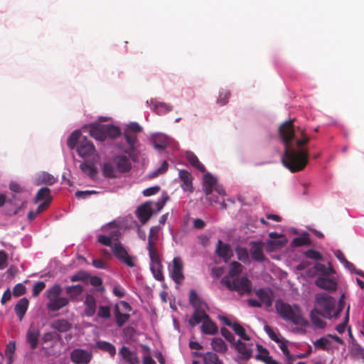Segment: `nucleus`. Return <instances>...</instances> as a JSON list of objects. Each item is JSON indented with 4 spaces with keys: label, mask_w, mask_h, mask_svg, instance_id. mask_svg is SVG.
Instances as JSON below:
<instances>
[{
    "label": "nucleus",
    "mask_w": 364,
    "mask_h": 364,
    "mask_svg": "<svg viewBox=\"0 0 364 364\" xmlns=\"http://www.w3.org/2000/svg\"><path fill=\"white\" fill-rule=\"evenodd\" d=\"M294 119L284 122L279 127V134L284 145L282 163L291 172L303 170L309 162V151L306 145L310 137L305 129L296 127Z\"/></svg>",
    "instance_id": "obj_1"
},
{
    "label": "nucleus",
    "mask_w": 364,
    "mask_h": 364,
    "mask_svg": "<svg viewBox=\"0 0 364 364\" xmlns=\"http://www.w3.org/2000/svg\"><path fill=\"white\" fill-rule=\"evenodd\" d=\"M82 291L83 287L80 284L68 286L65 287V292L69 296L68 299L60 296L62 293L61 286L58 284H54L46 292L48 299L47 308L51 311H57L66 306L69 304V299L75 301L82 294Z\"/></svg>",
    "instance_id": "obj_2"
},
{
    "label": "nucleus",
    "mask_w": 364,
    "mask_h": 364,
    "mask_svg": "<svg viewBox=\"0 0 364 364\" xmlns=\"http://www.w3.org/2000/svg\"><path fill=\"white\" fill-rule=\"evenodd\" d=\"M322 312L325 318H336L341 311V296L339 298L337 304V309H335V300L326 293L317 294L316 295L315 308Z\"/></svg>",
    "instance_id": "obj_3"
},
{
    "label": "nucleus",
    "mask_w": 364,
    "mask_h": 364,
    "mask_svg": "<svg viewBox=\"0 0 364 364\" xmlns=\"http://www.w3.org/2000/svg\"><path fill=\"white\" fill-rule=\"evenodd\" d=\"M275 308L277 312L283 318L296 324L302 323L303 318L298 306H291L282 300H277L275 303Z\"/></svg>",
    "instance_id": "obj_4"
},
{
    "label": "nucleus",
    "mask_w": 364,
    "mask_h": 364,
    "mask_svg": "<svg viewBox=\"0 0 364 364\" xmlns=\"http://www.w3.org/2000/svg\"><path fill=\"white\" fill-rule=\"evenodd\" d=\"M222 283L230 290L237 291L240 295L252 292V282L247 277L234 279L232 281L223 278Z\"/></svg>",
    "instance_id": "obj_5"
},
{
    "label": "nucleus",
    "mask_w": 364,
    "mask_h": 364,
    "mask_svg": "<svg viewBox=\"0 0 364 364\" xmlns=\"http://www.w3.org/2000/svg\"><path fill=\"white\" fill-rule=\"evenodd\" d=\"M183 264L181 257H176L173 259V264L168 267L169 274L171 279L177 284H180L184 279L183 272Z\"/></svg>",
    "instance_id": "obj_6"
},
{
    "label": "nucleus",
    "mask_w": 364,
    "mask_h": 364,
    "mask_svg": "<svg viewBox=\"0 0 364 364\" xmlns=\"http://www.w3.org/2000/svg\"><path fill=\"white\" fill-rule=\"evenodd\" d=\"M112 251L114 255L119 259L121 262L126 264L127 266L130 267H133L135 266L134 262L132 261V257L128 255L127 251L124 248V247L120 242H114Z\"/></svg>",
    "instance_id": "obj_7"
},
{
    "label": "nucleus",
    "mask_w": 364,
    "mask_h": 364,
    "mask_svg": "<svg viewBox=\"0 0 364 364\" xmlns=\"http://www.w3.org/2000/svg\"><path fill=\"white\" fill-rule=\"evenodd\" d=\"M77 151L80 156L86 158L94 155L95 147L90 140L83 136L77 146Z\"/></svg>",
    "instance_id": "obj_8"
},
{
    "label": "nucleus",
    "mask_w": 364,
    "mask_h": 364,
    "mask_svg": "<svg viewBox=\"0 0 364 364\" xmlns=\"http://www.w3.org/2000/svg\"><path fill=\"white\" fill-rule=\"evenodd\" d=\"M250 254L252 259L258 262H262L266 259L263 251L264 244L262 241H251L250 242Z\"/></svg>",
    "instance_id": "obj_9"
},
{
    "label": "nucleus",
    "mask_w": 364,
    "mask_h": 364,
    "mask_svg": "<svg viewBox=\"0 0 364 364\" xmlns=\"http://www.w3.org/2000/svg\"><path fill=\"white\" fill-rule=\"evenodd\" d=\"M152 201H147L139 206L136 211V215L141 223L145 224L154 213V209L151 207Z\"/></svg>",
    "instance_id": "obj_10"
},
{
    "label": "nucleus",
    "mask_w": 364,
    "mask_h": 364,
    "mask_svg": "<svg viewBox=\"0 0 364 364\" xmlns=\"http://www.w3.org/2000/svg\"><path fill=\"white\" fill-rule=\"evenodd\" d=\"M217 179L210 173L204 175L203 188L207 197V200H208L211 203L218 202L216 199L210 196L213 192V187H215Z\"/></svg>",
    "instance_id": "obj_11"
},
{
    "label": "nucleus",
    "mask_w": 364,
    "mask_h": 364,
    "mask_svg": "<svg viewBox=\"0 0 364 364\" xmlns=\"http://www.w3.org/2000/svg\"><path fill=\"white\" fill-rule=\"evenodd\" d=\"M84 129H87L89 134L97 141H104L106 140L105 124L93 123L85 126Z\"/></svg>",
    "instance_id": "obj_12"
},
{
    "label": "nucleus",
    "mask_w": 364,
    "mask_h": 364,
    "mask_svg": "<svg viewBox=\"0 0 364 364\" xmlns=\"http://www.w3.org/2000/svg\"><path fill=\"white\" fill-rule=\"evenodd\" d=\"M70 358L76 364H87L91 360L92 354L85 350L77 348L71 352Z\"/></svg>",
    "instance_id": "obj_13"
},
{
    "label": "nucleus",
    "mask_w": 364,
    "mask_h": 364,
    "mask_svg": "<svg viewBox=\"0 0 364 364\" xmlns=\"http://www.w3.org/2000/svg\"><path fill=\"white\" fill-rule=\"evenodd\" d=\"M331 339H333L338 343H341V338H340L337 336H332L329 334L328 336L322 337L316 341L314 343V346L316 348L323 350H328V349L333 347Z\"/></svg>",
    "instance_id": "obj_14"
},
{
    "label": "nucleus",
    "mask_w": 364,
    "mask_h": 364,
    "mask_svg": "<svg viewBox=\"0 0 364 364\" xmlns=\"http://www.w3.org/2000/svg\"><path fill=\"white\" fill-rule=\"evenodd\" d=\"M178 176L181 181V186L182 189L184 191L193 192L192 175L188 171L182 169L179 171Z\"/></svg>",
    "instance_id": "obj_15"
},
{
    "label": "nucleus",
    "mask_w": 364,
    "mask_h": 364,
    "mask_svg": "<svg viewBox=\"0 0 364 364\" xmlns=\"http://www.w3.org/2000/svg\"><path fill=\"white\" fill-rule=\"evenodd\" d=\"M112 161L118 171L122 173L129 172L132 168V164L126 156L116 155L113 157Z\"/></svg>",
    "instance_id": "obj_16"
},
{
    "label": "nucleus",
    "mask_w": 364,
    "mask_h": 364,
    "mask_svg": "<svg viewBox=\"0 0 364 364\" xmlns=\"http://www.w3.org/2000/svg\"><path fill=\"white\" fill-rule=\"evenodd\" d=\"M215 252L218 257L223 258L225 262H227L233 255L230 245L223 243L221 240H218Z\"/></svg>",
    "instance_id": "obj_17"
},
{
    "label": "nucleus",
    "mask_w": 364,
    "mask_h": 364,
    "mask_svg": "<svg viewBox=\"0 0 364 364\" xmlns=\"http://www.w3.org/2000/svg\"><path fill=\"white\" fill-rule=\"evenodd\" d=\"M119 355L123 358V360L127 364H139V360L136 353L134 351H131L129 348L125 346H123L119 351Z\"/></svg>",
    "instance_id": "obj_18"
},
{
    "label": "nucleus",
    "mask_w": 364,
    "mask_h": 364,
    "mask_svg": "<svg viewBox=\"0 0 364 364\" xmlns=\"http://www.w3.org/2000/svg\"><path fill=\"white\" fill-rule=\"evenodd\" d=\"M235 348L238 353L240 355V358L243 360H248L252 354V350L246 343L238 340L234 343Z\"/></svg>",
    "instance_id": "obj_19"
},
{
    "label": "nucleus",
    "mask_w": 364,
    "mask_h": 364,
    "mask_svg": "<svg viewBox=\"0 0 364 364\" xmlns=\"http://www.w3.org/2000/svg\"><path fill=\"white\" fill-rule=\"evenodd\" d=\"M208 308H196L193 314L192 317L189 319L188 323L191 326H195L196 325L200 323L202 321H205V318H208V314L205 313Z\"/></svg>",
    "instance_id": "obj_20"
},
{
    "label": "nucleus",
    "mask_w": 364,
    "mask_h": 364,
    "mask_svg": "<svg viewBox=\"0 0 364 364\" xmlns=\"http://www.w3.org/2000/svg\"><path fill=\"white\" fill-rule=\"evenodd\" d=\"M316 284L318 287L327 290H336V282L328 277L327 275H321L316 279Z\"/></svg>",
    "instance_id": "obj_21"
},
{
    "label": "nucleus",
    "mask_w": 364,
    "mask_h": 364,
    "mask_svg": "<svg viewBox=\"0 0 364 364\" xmlns=\"http://www.w3.org/2000/svg\"><path fill=\"white\" fill-rule=\"evenodd\" d=\"M124 136L127 144L129 145V148L127 149H124V152L131 156L136 149L135 144L137 141V134L125 129L124 132Z\"/></svg>",
    "instance_id": "obj_22"
},
{
    "label": "nucleus",
    "mask_w": 364,
    "mask_h": 364,
    "mask_svg": "<svg viewBox=\"0 0 364 364\" xmlns=\"http://www.w3.org/2000/svg\"><path fill=\"white\" fill-rule=\"evenodd\" d=\"M85 314L87 316H92L96 311V299L92 294H87L85 299Z\"/></svg>",
    "instance_id": "obj_23"
},
{
    "label": "nucleus",
    "mask_w": 364,
    "mask_h": 364,
    "mask_svg": "<svg viewBox=\"0 0 364 364\" xmlns=\"http://www.w3.org/2000/svg\"><path fill=\"white\" fill-rule=\"evenodd\" d=\"M201 331L203 334L215 335L218 333V328L215 323H214L209 316L208 318L203 321L201 326Z\"/></svg>",
    "instance_id": "obj_24"
},
{
    "label": "nucleus",
    "mask_w": 364,
    "mask_h": 364,
    "mask_svg": "<svg viewBox=\"0 0 364 364\" xmlns=\"http://www.w3.org/2000/svg\"><path fill=\"white\" fill-rule=\"evenodd\" d=\"M28 300L26 298L21 299L14 307V311L19 320L21 321L28 307Z\"/></svg>",
    "instance_id": "obj_25"
},
{
    "label": "nucleus",
    "mask_w": 364,
    "mask_h": 364,
    "mask_svg": "<svg viewBox=\"0 0 364 364\" xmlns=\"http://www.w3.org/2000/svg\"><path fill=\"white\" fill-rule=\"evenodd\" d=\"M40 333L34 328H30L26 333V341L30 344L31 349H35L38 343Z\"/></svg>",
    "instance_id": "obj_26"
},
{
    "label": "nucleus",
    "mask_w": 364,
    "mask_h": 364,
    "mask_svg": "<svg viewBox=\"0 0 364 364\" xmlns=\"http://www.w3.org/2000/svg\"><path fill=\"white\" fill-rule=\"evenodd\" d=\"M311 320L313 324L318 328H323L326 326L325 321L322 319L323 315L322 312L318 311V309H314L310 314Z\"/></svg>",
    "instance_id": "obj_27"
},
{
    "label": "nucleus",
    "mask_w": 364,
    "mask_h": 364,
    "mask_svg": "<svg viewBox=\"0 0 364 364\" xmlns=\"http://www.w3.org/2000/svg\"><path fill=\"white\" fill-rule=\"evenodd\" d=\"M189 302L194 309L196 308H208V305L205 302L203 301L196 290L191 289L189 293Z\"/></svg>",
    "instance_id": "obj_28"
},
{
    "label": "nucleus",
    "mask_w": 364,
    "mask_h": 364,
    "mask_svg": "<svg viewBox=\"0 0 364 364\" xmlns=\"http://www.w3.org/2000/svg\"><path fill=\"white\" fill-rule=\"evenodd\" d=\"M114 314L116 323L119 327H122L130 318L129 314H123L121 312L118 304H116L114 307Z\"/></svg>",
    "instance_id": "obj_29"
},
{
    "label": "nucleus",
    "mask_w": 364,
    "mask_h": 364,
    "mask_svg": "<svg viewBox=\"0 0 364 364\" xmlns=\"http://www.w3.org/2000/svg\"><path fill=\"white\" fill-rule=\"evenodd\" d=\"M188 162L196 168L201 172L205 171V166L200 162L198 157L191 151H187L186 154Z\"/></svg>",
    "instance_id": "obj_30"
},
{
    "label": "nucleus",
    "mask_w": 364,
    "mask_h": 364,
    "mask_svg": "<svg viewBox=\"0 0 364 364\" xmlns=\"http://www.w3.org/2000/svg\"><path fill=\"white\" fill-rule=\"evenodd\" d=\"M256 296L259 299L260 301L265 304L267 307H269L272 304V299L267 291L264 289H259L255 291Z\"/></svg>",
    "instance_id": "obj_31"
},
{
    "label": "nucleus",
    "mask_w": 364,
    "mask_h": 364,
    "mask_svg": "<svg viewBox=\"0 0 364 364\" xmlns=\"http://www.w3.org/2000/svg\"><path fill=\"white\" fill-rule=\"evenodd\" d=\"M96 346L99 349L107 352L112 357H114L116 354V348L109 342L99 341L96 343Z\"/></svg>",
    "instance_id": "obj_32"
},
{
    "label": "nucleus",
    "mask_w": 364,
    "mask_h": 364,
    "mask_svg": "<svg viewBox=\"0 0 364 364\" xmlns=\"http://www.w3.org/2000/svg\"><path fill=\"white\" fill-rule=\"evenodd\" d=\"M212 348L218 353H224L228 350V346L225 341L220 338H214L211 341Z\"/></svg>",
    "instance_id": "obj_33"
},
{
    "label": "nucleus",
    "mask_w": 364,
    "mask_h": 364,
    "mask_svg": "<svg viewBox=\"0 0 364 364\" xmlns=\"http://www.w3.org/2000/svg\"><path fill=\"white\" fill-rule=\"evenodd\" d=\"M82 138L83 136L81 134V132L80 130H75L71 133L68 139V146L70 149H73L76 146L77 142L79 143L80 139Z\"/></svg>",
    "instance_id": "obj_34"
},
{
    "label": "nucleus",
    "mask_w": 364,
    "mask_h": 364,
    "mask_svg": "<svg viewBox=\"0 0 364 364\" xmlns=\"http://www.w3.org/2000/svg\"><path fill=\"white\" fill-rule=\"evenodd\" d=\"M53 328L60 332H67L71 328V323L65 319H58L53 323Z\"/></svg>",
    "instance_id": "obj_35"
},
{
    "label": "nucleus",
    "mask_w": 364,
    "mask_h": 364,
    "mask_svg": "<svg viewBox=\"0 0 364 364\" xmlns=\"http://www.w3.org/2000/svg\"><path fill=\"white\" fill-rule=\"evenodd\" d=\"M105 132L106 138L109 136L112 139H116L121 135L120 129L113 124H105Z\"/></svg>",
    "instance_id": "obj_36"
},
{
    "label": "nucleus",
    "mask_w": 364,
    "mask_h": 364,
    "mask_svg": "<svg viewBox=\"0 0 364 364\" xmlns=\"http://www.w3.org/2000/svg\"><path fill=\"white\" fill-rule=\"evenodd\" d=\"M257 348L259 353L255 356V358L267 364L272 359V357L269 355V351L260 344H257Z\"/></svg>",
    "instance_id": "obj_37"
},
{
    "label": "nucleus",
    "mask_w": 364,
    "mask_h": 364,
    "mask_svg": "<svg viewBox=\"0 0 364 364\" xmlns=\"http://www.w3.org/2000/svg\"><path fill=\"white\" fill-rule=\"evenodd\" d=\"M151 270L154 274V278L160 282L164 281V277L163 274V265L161 262L150 264Z\"/></svg>",
    "instance_id": "obj_38"
},
{
    "label": "nucleus",
    "mask_w": 364,
    "mask_h": 364,
    "mask_svg": "<svg viewBox=\"0 0 364 364\" xmlns=\"http://www.w3.org/2000/svg\"><path fill=\"white\" fill-rule=\"evenodd\" d=\"M147 250L151 259L150 264L161 262L159 253L155 245H148Z\"/></svg>",
    "instance_id": "obj_39"
},
{
    "label": "nucleus",
    "mask_w": 364,
    "mask_h": 364,
    "mask_svg": "<svg viewBox=\"0 0 364 364\" xmlns=\"http://www.w3.org/2000/svg\"><path fill=\"white\" fill-rule=\"evenodd\" d=\"M160 230V226H154L151 228L148 236V245H155L159 240V232Z\"/></svg>",
    "instance_id": "obj_40"
},
{
    "label": "nucleus",
    "mask_w": 364,
    "mask_h": 364,
    "mask_svg": "<svg viewBox=\"0 0 364 364\" xmlns=\"http://www.w3.org/2000/svg\"><path fill=\"white\" fill-rule=\"evenodd\" d=\"M235 252L237 254V259L242 262L247 264L250 263V257L248 251L245 247H237L235 249Z\"/></svg>",
    "instance_id": "obj_41"
},
{
    "label": "nucleus",
    "mask_w": 364,
    "mask_h": 364,
    "mask_svg": "<svg viewBox=\"0 0 364 364\" xmlns=\"http://www.w3.org/2000/svg\"><path fill=\"white\" fill-rule=\"evenodd\" d=\"M48 198H50V200H52V197L50 196V190L47 187H43L38 190L35 198V203L44 199L45 200H48Z\"/></svg>",
    "instance_id": "obj_42"
},
{
    "label": "nucleus",
    "mask_w": 364,
    "mask_h": 364,
    "mask_svg": "<svg viewBox=\"0 0 364 364\" xmlns=\"http://www.w3.org/2000/svg\"><path fill=\"white\" fill-rule=\"evenodd\" d=\"M204 364H223L217 354L208 352L203 356Z\"/></svg>",
    "instance_id": "obj_43"
},
{
    "label": "nucleus",
    "mask_w": 364,
    "mask_h": 364,
    "mask_svg": "<svg viewBox=\"0 0 364 364\" xmlns=\"http://www.w3.org/2000/svg\"><path fill=\"white\" fill-rule=\"evenodd\" d=\"M232 329L235 333L245 341H250V336L246 333L245 328L237 322L232 324Z\"/></svg>",
    "instance_id": "obj_44"
},
{
    "label": "nucleus",
    "mask_w": 364,
    "mask_h": 364,
    "mask_svg": "<svg viewBox=\"0 0 364 364\" xmlns=\"http://www.w3.org/2000/svg\"><path fill=\"white\" fill-rule=\"evenodd\" d=\"M102 171L105 177L113 178L116 177V172L114 166L110 163H104Z\"/></svg>",
    "instance_id": "obj_45"
},
{
    "label": "nucleus",
    "mask_w": 364,
    "mask_h": 364,
    "mask_svg": "<svg viewBox=\"0 0 364 364\" xmlns=\"http://www.w3.org/2000/svg\"><path fill=\"white\" fill-rule=\"evenodd\" d=\"M242 271V266L240 263L233 261L230 263L229 275L232 277H236L240 274Z\"/></svg>",
    "instance_id": "obj_46"
},
{
    "label": "nucleus",
    "mask_w": 364,
    "mask_h": 364,
    "mask_svg": "<svg viewBox=\"0 0 364 364\" xmlns=\"http://www.w3.org/2000/svg\"><path fill=\"white\" fill-rule=\"evenodd\" d=\"M80 168L84 173L87 174L91 178L94 177L97 173L95 168L87 163H82L80 165Z\"/></svg>",
    "instance_id": "obj_47"
},
{
    "label": "nucleus",
    "mask_w": 364,
    "mask_h": 364,
    "mask_svg": "<svg viewBox=\"0 0 364 364\" xmlns=\"http://www.w3.org/2000/svg\"><path fill=\"white\" fill-rule=\"evenodd\" d=\"M310 244V239L308 234H305L301 237H296L292 241V245L295 247H301Z\"/></svg>",
    "instance_id": "obj_48"
},
{
    "label": "nucleus",
    "mask_w": 364,
    "mask_h": 364,
    "mask_svg": "<svg viewBox=\"0 0 364 364\" xmlns=\"http://www.w3.org/2000/svg\"><path fill=\"white\" fill-rule=\"evenodd\" d=\"M38 180L41 183H44L46 185H53L56 182V179L50 173H43L39 176Z\"/></svg>",
    "instance_id": "obj_49"
},
{
    "label": "nucleus",
    "mask_w": 364,
    "mask_h": 364,
    "mask_svg": "<svg viewBox=\"0 0 364 364\" xmlns=\"http://www.w3.org/2000/svg\"><path fill=\"white\" fill-rule=\"evenodd\" d=\"M285 245L284 241L281 240H268L267 242V250L269 252L274 251L282 247Z\"/></svg>",
    "instance_id": "obj_50"
},
{
    "label": "nucleus",
    "mask_w": 364,
    "mask_h": 364,
    "mask_svg": "<svg viewBox=\"0 0 364 364\" xmlns=\"http://www.w3.org/2000/svg\"><path fill=\"white\" fill-rule=\"evenodd\" d=\"M97 316L102 318L108 319L111 317V309L109 306H100Z\"/></svg>",
    "instance_id": "obj_51"
},
{
    "label": "nucleus",
    "mask_w": 364,
    "mask_h": 364,
    "mask_svg": "<svg viewBox=\"0 0 364 364\" xmlns=\"http://www.w3.org/2000/svg\"><path fill=\"white\" fill-rule=\"evenodd\" d=\"M168 197H161L156 202H152L151 207L154 209V213L159 212L165 205Z\"/></svg>",
    "instance_id": "obj_52"
},
{
    "label": "nucleus",
    "mask_w": 364,
    "mask_h": 364,
    "mask_svg": "<svg viewBox=\"0 0 364 364\" xmlns=\"http://www.w3.org/2000/svg\"><path fill=\"white\" fill-rule=\"evenodd\" d=\"M89 278L90 284L96 287L97 291H103L105 290L101 278L97 276L90 277Z\"/></svg>",
    "instance_id": "obj_53"
},
{
    "label": "nucleus",
    "mask_w": 364,
    "mask_h": 364,
    "mask_svg": "<svg viewBox=\"0 0 364 364\" xmlns=\"http://www.w3.org/2000/svg\"><path fill=\"white\" fill-rule=\"evenodd\" d=\"M230 92L228 90H223L219 93V97L217 102L220 105H225L228 103Z\"/></svg>",
    "instance_id": "obj_54"
},
{
    "label": "nucleus",
    "mask_w": 364,
    "mask_h": 364,
    "mask_svg": "<svg viewBox=\"0 0 364 364\" xmlns=\"http://www.w3.org/2000/svg\"><path fill=\"white\" fill-rule=\"evenodd\" d=\"M89 277L90 275L87 272L84 271H80L70 277V281L73 282L78 281H85Z\"/></svg>",
    "instance_id": "obj_55"
},
{
    "label": "nucleus",
    "mask_w": 364,
    "mask_h": 364,
    "mask_svg": "<svg viewBox=\"0 0 364 364\" xmlns=\"http://www.w3.org/2000/svg\"><path fill=\"white\" fill-rule=\"evenodd\" d=\"M155 109L158 114H162L172 110V107L164 102H160L155 106Z\"/></svg>",
    "instance_id": "obj_56"
},
{
    "label": "nucleus",
    "mask_w": 364,
    "mask_h": 364,
    "mask_svg": "<svg viewBox=\"0 0 364 364\" xmlns=\"http://www.w3.org/2000/svg\"><path fill=\"white\" fill-rule=\"evenodd\" d=\"M265 332L267 333L269 337L274 341V342L279 343L281 340L277 335V333L274 331V330L268 325H265L264 327Z\"/></svg>",
    "instance_id": "obj_57"
},
{
    "label": "nucleus",
    "mask_w": 364,
    "mask_h": 364,
    "mask_svg": "<svg viewBox=\"0 0 364 364\" xmlns=\"http://www.w3.org/2000/svg\"><path fill=\"white\" fill-rule=\"evenodd\" d=\"M46 284L44 282H36L33 287V296L36 297L45 289Z\"/></svg>",
    "instance_id": "obj_58"
},
{
    "label": "nucleus",
    "mask_w": 364,
    "mask_h": 364,
    "mask_svg": "<svg viewBox=\"0 0 364 364\" xmlns=\"http://www.w3.org/2000/svg\"><path fill=\"white\" fill-rule=\"evenodd\" d=\"M97 241L105 246L110 247L112 249L113 245L112 244V237L110 236H107L105 235H101L98 236Z\"/></svg>",
    "instance_id": "obj_59"
},
{
    "label": "nucleus",
    "mask_w": 364,
    "mask_h": 364,
    "mask_svg": "<svg viewBox=\"0 0 364 364\" xmlns=\"http://www.w3.org/2000/svg\"><path fill=\"white\" fill-rule=\"evenodd\" d=\"M26 287L19 283L17 284L13 289V294L15 296H20L26 293Z\"/></svg>",
    "instance_id": "obj_60"
},
{
    "label": "nucleus",
    "mask_w": 364,
    "mask_h": 364,
    "mask_svg": "<svg viewBox=\"0 0 364 364\" xmlns=\"http://www.w3.org/2000/svg\"><path fill=\"white\" fill-rule=\"evenodd\" d=\"M220 333L228 342H235V336L228 328H221Z\"/></svg>",
    "instance_id": "obj_61"
},
{
    "label": "nucleus",
    "mask_w": 364,
    "mask_h": 364,
    "mask_svg": "<svg viewBox=\"0 0 364 364\" xmlns=\"http://www.w3.org/2000/svg\"><path fill=\"white\" fill-rule=\"evenodd\" d=\"M126 130L132 133L138 134L141 132V127L136 122H132L127 126Z\"/></svg>",
    "instance_id": "obj_62"
},
{
    "label": "nucleus",
    "mask_w": 364,
    "mask_h": 364,
    "mask_svg": "<svg viewBox=\"0 0 364 364\" xmlns=\"http://www.w3.org/2000/svg\"><path fill=\"white\" fill-rule=\"evenodd\" d=\"M168 164L167 161H164L161 166L151 173V177H156L160 174L164 173L168 170Z\"/></svg>",
    "instance_id": "obj_63"
},
{
    "label": "nucleus",
    "mask_w": 364,
    "mask_h": 364,
    "mask_svg": "<svg viewBox=\"0 0 364 364\" xmlns=\"http://www.w3.org/2000/svg\"><path fill=\"white\" fill-rule=\"evenodd\" d=\"M306 256L310 259L320 260L322 259L321 253L314 250H309L306 252Z\"/></svg>",
    "instance_id": "obj_64"
}]
</instances>
